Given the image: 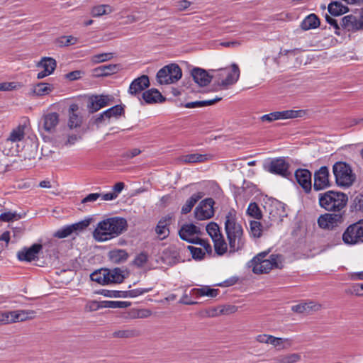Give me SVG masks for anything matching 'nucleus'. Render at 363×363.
Returning <instances> with one entry per match:
<instances>
[{
	"label": "nucleus",
	"instance_id": "obj_1",
	"mask_svg": "<svg viewBox=\"0 0 363 363\" xmlns=\"http://www.w3.org/2000/svg\"><path fill=\"white\" fill-rule=\"evenodd\" d=\"M127 221L119 217L104 219L97 224L93 232V238L96 241L105 242L121 235L127 229Z\"/></svg>",
	"mask_w": 363,
	"mask_h": 363
},
{
	"label": "nucleus",
	"instance_id": "obj_2",
	"mask_svg": "<svg viewBox=\"0 0 363 363\" xmlns=\"http://www.w3.org/2000/svg\"><path fill=\"white\" fill-rule=\"evenodd\" d=\"M225 231L228 241L230 253H233L242 250L245 245L243 229L237 221L236 212L230 211L225 216Z\"/></svg>",
	"mask_w": 363,
	"mask_h": 363
},
{
	"label": "nucleus",
	"instance_id": "obj_3",
	"mask_svg": "<svg viewBox=\"0 0 363 363\" xmlns=\"http://www.w3.org/2000/svg\"><path fill=\"white\" fill-rule=\"evenodd\" d=\"M269 252L264 251L256 255L250 262L252 272L259 274L268 273L274 268L281 269V256L279 255H271L269 259H266Z\"/></svg>",
	"mask_w": 363,
	"mask_h": 363
},
{
	"label": "nucleus",
	"instance_id": "obj_4",
	"mask_svg": "<svg viewBox=\"0 0 363 363\" xmlns=\"http://www.w3.org/2000/svg\"><path fill=\"white\" fill-rule=\"evenodd\" d=\"M320 206L328 211H340L347 204V195L339 191H328L318 195Z\"/></svg>",
	"mask_w": 363,
	"mask_h": 363
},
{
	"label": "nucleus",
	"instance_id": "obj_5",
	"mask_svg": "<svg viewBox=\"0 0 363 363\" xmlns=\"http://www.w3.org/2000/svg\"><path fill=\"white\" fill-rule=\"evenodd\" d=\"M240 77V69L238 66L233 63L230 68H220L216 71L214 74L215 83L216 86L215 90L226 89L230 86L235 84Z\"/></svg>",
	"mask_w": 363,
	"mask_h": 363
},
{
	"label": "nucleus",
	"instance_id": "obj_6",
	"mask_svg": "<svg viewBox=\"0 0 363 363\" xmlns=\"http://www.w3.org/2000/svg\"><path fill=\"white\" fill-rule=\"evenodd\" d=\"M124 271L121 268L116 267L113 269H100L91 274V281L101 285L109 284H121L125 279Z\"/></svg>",
	"mask_w": 363,
	"mask_h": 363
},
{
	"label": "nucleus",
	"instance_id": "obj_7",
	"mask_svg": "<svg viewBox=\"0 0 363 363\" xmlns=\"http://www.w3.org/2000/svg\"><path fill=\"white\" fill-rule=\"evenodd\" d=\"M333 172L339 186L349 187L355 180V174L352 173L350 166L346 162H335L333 167Z\"/></svg>",
	"mask_w": 363,
	"mask_h": 363
},
{
	"label": "nucleus",
	"instance_id": "obj_8",
	"mask_svg": "<svg viewBox=\"0 0 363 363\" xmlns=\"http://www.w3.org/2000/svg\"><path fill=\"white\" fill-rule=\"evenodd\" d=\"M182 76L179 66L175 63L169 64L160 69L156 75L160 84H170L177 82Z\"/></svg>",
	"mask_w": 363,
	"mask_h": 363
},
{
	"label": "nucleus",
	"instance_id": "obj_9",
	"mask_svg": "<svg viewBox=\"0 0 363 363\" xmlns=\"http://www.w3.org/2000/svg\"><path fill=\"white\" fill-rule=\"evenodd\" d=\"M342 240L348 245L363 242V221L349 225L342 234Z\"/></svg>",
	"mask_w": 363,
	"mask_h": 363
},
{
	"label": "nucleus",
	"instance_id": "obj_10",
	"mask_svg": "<svg viewBox=\"0 0 363 363\" xmlns=\"http://www.w3.org/2000/svg\"><path fill=\"white\" fill-rule=\"evenodd\" d=\"M214 203L215 202L211 198H208L203 200L195 208V218L200 220L212 218L214 216Z\"/></svg>",
	"mask_w": 363,
	"mask_h": 363
},
{
	"label": "nucleus",
	"instance_id": "obj_11",
	"mask_svg": "<svg viewBox=\"0 0 363 363\" xmlns=\"http://www.w3.org/2000/svg\"><path fill=\"white\" fill-rule=\"evenodd\" d=\"M343 222L341 213H325L318 219V224L320 228L332 230Z\"/></svg>",
	"mask_w": 363,
	"mask_h": 363
},
{
	"label": "nucleus",
	"instance_id": "obj_12",
	"mask_svg": "<svg viewBox=\"0 0 363 363\" xmlns=\"http://www.w3.org/2000/svg\"><path fill=\"white\" fill-rule=\"evenodd\" d=\"M329 170L327 167H321L314 174L313 189L320 191L330 186Z\"/></svg>",
	"mask_w": 363,
	"mask_h": 363
},
{
	"label": "nucleus",
	"instance_id": "obj_13",
	"mask_svg": "<svg viewBox=\"0 0 363 363\" xmlns=\"http://www.w3.org/2000/svg\"><path fill=\"white\" fill-rule=\"evenodd\" d=\"M289 167L285 160L281 157L274 159L268 164L264 165L265 169L270 173L284 177L287 176Z\"/></svg>",
	"mask_w": 363,
	"mask_h": 363
},
{
	"label": "nucleus",
	"instance_id": "obj_14",
	"mask_svg": "<svg viewBox=\"0 0 363 363\" xmlns=\"http://www.w3.org/2000/svg\"><path fill=\"white\" fill-rule=\"evenodd\" d=\"M43 249L41 244H33L30 247H24L17 253V257L21 261L31 262L38 258V255Z\"/></svg>",
	"mask_w": 363,
	"mask_h": 363
},
{
	"label": "nucleus",
	"instance_id": "obj_15",
	"mask_svg": "<svg viewBox=\"0 0 363 363\" xmlns=\"http://www.w3.org/2000/svg\"><path fill=\"white\" fill-rule=\"evenodd\" d=\"M56 66V61L53 58L49 57H43L40 61L37 63V67L43 69L41 72L38 73L37 79H41L50 75L55 71Z\"/></svg>",
	"mask_w": 363,
	"mask_h": 363
},
{
	"label": "nucleus",
	"instance_id": "obj_16",
	"mask_svg": "<svg viewBox=\"0 0 363 363\" xmlns=\"http://www.w3.org/2000/svg\"><path fill=\"white\" fill-rule=\"evenodd\" d=\"M201 233L200 228L196 225L190 224H184L179 230V235L181 239L186 240L188 242H196L194 240Z\"/></svg>",
	"mask_w": 363,
	"mask_h": 363
},
{
	"label": "nucleus",
	"instance_id": "obj_17",
	"mask_svg": "<svg viewBox=\"0 0 363 363\" xmlns=\"http://www.w3.org/2000/svg\"><path fill=\"white\" fill-rule=\"evenodd\" d=\"M60 122V116L57 113L52 112L44 114L41 118V124L44 130L49 133L55 131L57 125Z\"/></svg>",
	"mask_w": 363,
	"mask_h": 363
},
{
	"label": "nucleus",
	"instance_id": "obj_18",
	"mask_svg": "<svg viewBox=\"0 0 363 363\" xmlns=\"http://www.w3.org/2000/svg\"><path fill=\"white\" fill-rule=\"evenodd\" d=\"M191 74L194 81L200 86H207L214 78V74L210 75L207 71L199 67H194Z\"/></svg>",
	"mask_w": 363,
	"mask_h": 363
},
{
	"label": "nucleus",
	"instance_id": "obj_19",
	"mask_svg": "<svg viewBox=\"0 0 363 363\" xmlns=\"http://www.w3.org/2000/svg\"><path fill=\"white\" fill-rule=\"evenodd\" d=\"M295 178L298 184L308 193L311 190V173L306 169H298L295 172Z\"/></svg>",
	"mask_w": 363,
	"mask_h": 363
},
{
	"label": "nucleus",
	"instance_id": "obj_20",
	"mask_svg": "<svg viewBox=\"0 0 363 363\" xmlns=\"http://www.w3.org/2000/svg\"><path fill=\"white\" fill-rule=\"evenodd\" d=\"M149 86V77L147 75H142L131 82L129 86L128 92L131 95H136L137 94L147 88Z\"/></svg>",
	"mask_w": 363,
	"mask_h": 363
},
{
	"label": "nucleus",
	"instance_id": "obj_21",
	"mask_svg": "<svg viewBox=\"0 0 363 363\" xmlns=\"http://www.w3.org/2000/svg\"><path fill=\"white\" fill-rule=\"evenodd\" d=\"M172 219V216L170 215H167L163 218H162L156 228L155 233L157 235L160 240H164L167 238L169 235V226L171 224Z\"/></svg>",
	"mask_w": 363,
	"mask_h": 363
},
{
	"label": "nucleus",
	"instance_id": "obj_22",
	"mask_svg": "<svg viewBox=\"0 0 363 363\" xmlns=\"http://www.w3.org/2000/svg\"><path fill=\"white\" fill-rule=\"evenodd\" d=\"M10 323L22 322L35 317V312L32 310H17L9 312Z\"/></svg>",
	"mask_w": 363,
	"mask_h": 363
},
{
	"label": "nucleus",
	"instance_id": "obj_23",
	"mask_svg": "<svg viewBox=\"0 0 363 363\" xmlns=\"http://www.w3.org/2000/svg\"><path fill=\"white\" fill-rule=\"evenodd\" d=\"M54 89L53 84L38 82L32 85L29 94L33 96H43L50 94Z\"/></svg>",
	"mask_w": 363,
	"mask_h": 363
},
{
	"label": "nucleus",
	"instance_id": "obj_24",
	"mask_svg": "<svg viewBox=\"0 0 363 363\" xmlns=\"http://www.w3.org/2000/svg\"><path fill=\"white\" fill-rule=\"evenodd\" d=\"M269 218L272 221H276L283 217L285 213L284 204L277 200H274L268 207Z\"/></svg>",
	"mask_w": 363,
	"mask_h": 363
},
{
	"label": "nucleus",
	"instance_id": "obj_25",
	"mask_svg": "<svg viewBox=\"0 0 363 363\" xmlns=\"http://www.w3.org/2000/svg\"><path fill=\"white\" fill-rule=\"evenodd\" d=\"M213 155L194 153L181 156L179 160L184 163L203 162L212 160Z\"/></svg>",
	"mask_w": 363,
	"mask_h": 363
},
{
	"label": "nucleus",
	"instance_id": "obj_26",
	"mask_svg": "<svg viewBox=\"0 0 363 363\" xmlns=\"http://www.w3.org/2000/svg\"><path fill=\"white\" fill-rule=\"evenodd\" d=\"M143 99L147 104L162 103L165 98L156 89H150L143 94Z\"/></svg>",
	"mask_w": 363,
	"mask_h": 363
},
{
	"label": "nucleus",
	"instance_id": "obj_27",
	"mask_svg": "<svg viewBox=\"0 0 363 363\" xmlns=\"http://www.w3.org/2000/svg\"><path fill=\"white\" fill-rule=\"evenodd\" d=\"M111 99L108 96H96L91 98V105L89 106L91 113L96 112L100 108L109 104Z\"/></svg>",
	"mask_w": 363,
	"mask_h": 363
},
{
	"label": "nucleus",
	"instance_id": "obj_28",
	"mask_svg": "<svg viewBox=\"0 0 363 363\" xmlns=\"http://www.w3.org/2000/svg\"><path fill=\"white\" fill-rule=\"evenodd\" d=\"M278 117V120L279 119H292L296 118H303L304 117L307 111L306 110H286L281 111H276Z\"/></svg>",
	"mask_w": 363,
	"mask_h": 363
},
{
	"label": "nucleus",
	"instance_id": "obj_29",
	"mask_svg": "<svg viewBox=\"0 0 363 363\" xmlns=\"http://www.w3.org/2000/svg\"><path fill=\"white\" fill-rule=\"evenodd\" d=\"M109 260L114 264L125 262L128 258V253L125 250H113L108 252Z\"/></svg>",
	"mask_w": 363,
	"mask_h": 363
},
{
	"label": "nucleus",
	"instance_id": "obj_30",
	"mask_svg": "<svg viewBox=\"0 0 363 363\" xmlns=\"http://www.w3.org/2000/svg\"><path fill=\"white\" fill-rule=\"evenodd\" d=\"M79 107L77 104H73L69 108V118L68 122V125L69 128H77L81 125L82 119L76 113L78 111Z\"/></svg>",
	"mask_w": 363,
	"mask_h": 363
},
{
	"label": "nucleus",
	"instance_id": "obj_31",
	"mask_svg": "<svg viewBox=\"0 0 363 363\" xmlns=\"http://www.w3.org/2000/svg\"><path fill=\"white\" fill-rule=\"evenodd\" d=\"M342 21L345 26L349 27L352 26V28L357 30L363 29V8L362 9L360 18L358 21L352 16H347L342 18Z\"/></svg>",
	"mask_w": 363,
	"mask_h": 363
},
{
	"label": "nucleus",
	"instance_id": "obj_32",
	"mask_svg": "<svg viewBox=\"0 0 363 363\" xmlns=\"http://www.w3.org/2000/svg\"><path fill=\"white\" fill-rule=\"evenodd\" d=\"M117 70L118 68L116 65H101L94 69V74L97 77H104L116 73Z\"/></svg>",
	"mask_w": 363,
	"mask_h": 363
},
{
	"label": "nucleus",
	"instance_id": "obj_33",
	"mask_svg": "<svg viewBox=\"0 0 363 363\" xmlns=\"http://www.w3.org/2000/svg\"><path fill=\"white\" fill-rule=\"evenodd\" d=\"M204 194L203 192H197L194 194L185 203V204L182 208V213L186 214L189 213L194 205L197 203L199 200H200Z\"/></svg>",
	"mask_w": 363,
	"mask_h": 363
},
{
	"label": "nucleus",
	"instance_id": "obj_34",
	"mask_svg": "<svg viewBox=\"0 0 363 363\" xmlns=\"http://www.w3.org/2000/svg\"><path fill=\"white\" fill-rule=\"evenodd\" d=\"M213 242L214 250L218 255H223L228 251V244L222 235L212 240Z\"/></svg>",
	"mask_w": 363,
	"mask_h": 363
},
{
	"label": "nucleus",
	"instance_id": "obj_35",
	"mask_svg": "<svg viewBox=\"0 0 363 363\" xmlns=\"http://www.w3.org/2000/svg\"><path fill=\"white\" fill-rule=\"evenodd\" d=\"M25 125H19L16 128H13L7 138V140L11 143L21 141L25 136Z\"/></svg>",
	"mask_w": 363,
	"mask_h": 363
},
{
	"label": "nucleus",
	"instance_id": "obj_36",
	"mask_svg": "<svg viewBox=\"0 0 363 363\" xmlns=\"http://www.w3.org/2000/svg\"><path fill=\"white\" fill-rule=\"evenodd\" d=\"M320 25V21L315 14H310L304 18L301 24L303 30H307L316 28Z\"/></svg>",
	"mask_w": 363,
	"mask_h": 363
},
{
	"label": "nucleus",
	"instance_id": "obj_37",
	"mask_svg": "<svg viewBox=\"0 0 363 363\" xmlns=\"http://www.w3.org/2000/svg\"><path fill=\"white\" fill-rule=\"evenodd\" d=\"M113 9L108 4H100L94 6L91 9V15L94 18L100 17L112 13Z\"/></svg>",
	"mask_w": 363,
	"mask_h": 363
},
{
	"label": "nucleus",
	"instance_id": "obj_38",
	"mask_svg": "<svg viewBox=\"0 0 363 363\" xmlns=\"http://www.w3.org/2000/svg\"><path fill=\"white\" fill-rule=\"evenodd\" d=\"M140 335V331L135 328L117 330L113 333V337L116 338H131Z\"/></svg>",
	"mask_w": 363,
	"mask_h": 363
},
{
	"label": "nucleus",
	"instance_id": "obj_39",
	"mask_svg": "<svg viewBox=\"0 0 363 363\" xmlns=\"http://www.w3.org/2000/svg\"><path fill=\"white\" fill-rule=\"evenodd\" d=\"M347 7L338 1L332 2L328 6V11L333 16H340L347 13Z\"/></svg>",
	"mask_w": 363,
	"mask_h": 363
},
{
	"label": "nucleus",
	"instance_id": "obj_40",
	"mask_svg": "<svg viewBox=\"0 0 363 363\" xmlns=\"http://www.w3.org/2000/svg\"><path fill=\"white\" fill-rule=\"evenodd\" d=\"M301 360V355L298 353L281 355L274 358L275 363H296Z\"/></svg>",
	"mask_w": 363,
	"mask_h": 363
},
{
	"label": "nucleus",
	"instance_id": "obj_41",
	"mask_svg": "<svg viewBox=\"0 0 363 363\" xmlns=\"http://www.w3.org/2000/svg\"><path fill=\"white\" fill-rule=\"evenodd\" d=\"M269 344L273 345L277 350H283L286 347V345L288 347L291 345V340L288 338L277 337L272 335Z\"/></svg>",
	"mask_w": 363,
	"mask_h": 363
},
{
	"label": "nucleus",
	"instance_id": "obj_42",
	"mask_svg": "<svg viewBox=\"0 0 363 363\" xmlns=\"http://www.w3.org/2000/svg\"><path fill=\"white\" fill-rule=\"evenodd\" d=\"M194 294L199 296H209V297H216L218 294V289H211L208 286H204L199 289H194L192 290Z\"/></svg>",
	"mask_w": 363,
	"mask_h": 363
},
{
	"label": "nucleus",
	"instance_id": "obj_43",
	"mask_svg": "<svg viewBox=\"0 0 363 363\" xmlns=\"http://www.w3.org/2000/svg\"><path fill=\"white\" fill-rule=\"evenodd\" d=\"M247 214L257 220H259L262 218V211L255 202H252L249 204L247 209Z\"/></svg>",
	"mask_w": 363,
	"mask_h": 363
},
{
	"label": "nucleus",
	"instance_id": "obj_44",
	"mask_svg": "<svg viewBox=\"0 0 363 363\" xmlns=\"http://www.w3.org/2000/svg\"><path fill=\"white\" fill-rule=\"evenodd\" d=\"M250 230L251 235L254 238H259L262 235V225L259 221H250Z\"/></svg>",
	"mask_w": 363,
	"mask_h": 363
},
{
	"label": "nucleus",
	"instance_id": "obj_45",
	"mask_svg": "<svg viewBox=\"0 0 363 363\" xmlns=\"http://www.w3.org/2000/svg\"><path fill=\"white\" fill-rule=\"evenodd\" d=\"M80 43L81 42L77 38L72 35L61 36L58 38L55 41V43L59 45H72Z\"/></svg>",
	"mask_w": 363,
	"mask_h": 363
},
{
	"label": "nucleus",
	"instance_id": "obj_46",
	"mask_svg": "<svg viewBox=\"0 0 363 363\" xmlns=\"http://www.w3.org/2000/svg\"><path fill=\"white\" fill-rule=\"evenodd\" d=\"M206 230L212 240L222 235L219 225L215 222L209 223L206 225Z\"/></svg>",
	"mask_w": 363,
	"mask_h": 363
},
{
	"label": "nucleus",
	"instance_id": "obj_47",
	"mask_svg": "<svg viewBox=\"0 0 363 363\" xmlns=\"http://www.w3.org/2000/svg\"><path fill=\"white\" fill-rule=\"evenodd\" d=\"M124 113L123 107L121 105H116L111 108L104 111V115H106V118L111 117H118Z\"/></svg>",
	"mask_w": 363,
	"mask_h": 363
},
{
	"label": "nucleus",
	"instance_id": "obj_48",
	"mask_svg": "<svg viewBox=\"0 0 363 363\" xmlns=\"http://www.w3.org/2000/svg\"><path fill=\"white\" fill-rule=\"evenodd\" d=\"M92 218H86L78 223L69 225L72 233H78L86 229L91 223Z\"/></svg>",
	"mask_w": 363,
	"mask_h": 363
},
{
	"label": "nucleus",
	"instance_id": "obj_49",
	"mask_svg": "<svg viewBox=\"0 0 363 363\" xmlns=\"http://www.w3.org/2000/svg\"><path fill=\"white\" fill-rule=\"evenodd\" d=\"M130 304L131 303L128 301H104V305L102 306H104V308H123L130 306Z\"/></svg>",
	"mask_w": 363,
	"mask_h": 363
},
{
	"label": "nucleus",
	"instance_id": "obj_50",
	"mask_svg": "<svg viewBox=\"0 0 363 363\" xmlns=\"http://www.w3.org/2000/svg\"><path fill=\"white\" fill-rule=\"evenodd\" d=\"M152 290V288H147V289H135L133 290L129 291H125V294H123V298L126 297H136L140 295H142L145 293L149 292Z\"/></svg>",
	"mask_w": 363,
	"mask_h": 363
},
{
	"label": "nucleus",
	"instance_id": "obj_51",
	"mask_svg": "<svg viewBox=\"0 0 363 363\" xmlns=\"http://www.w3.org/2000/svg\"><path fill=\"white\" fill-rule=\"evenodd\" d=\"M147 254L146 252H141L135 257L132 263L137 267L141 268L147 263Z\"/></svg>",
	"mask_w": 363,
	"mask_h": 363
},
{
	"label": "nucleus",
	"instance_id": "obj_52",
	"mask_svg": "<svg viewBox=\"0 0 363 363\" xmlns=\"http://www.w3.org/2000/svg\"><path fill=\"white\" fill-rule=\"evenodd\" d=\"M187 248L190 251V252L192 255V257L194 259L201 260V259H203L204 255H205V252L201 248L191 246V245L188 246Z\"/></svg>",
	"mask_w": 363,
	"mask_h": 363
},
{
	"label": "nucleus",
	"instance_id": "obj_53",
	"mask_svg": "<svg viewBox=\"0 0 363 363\" xmlns=\"http://www.w3.org/2000/svg\"><path fill=\"white\" fill-rule=\"evenodd\" d=\"M72 233H72V229H71V228H70V226L69 225H66V226L63 227L62 228L59 229L58 230H57L53 234V236L55 238H57L62 239V238H65L68 237Z\"/></svg>",
	"mask_w": 363,
	"mask_h": 363
},
{
	"label": "nucleus",
	"instance_id": "obj_54",
	"mask_svg": "<svg viewBox=\"0 0 363 363\" xmlns=\"http://www.w3.org/2000/svg\"><path fill=\"white\" fill-rule=\"evenodd\" d=\"M113 57V52H104L99 55H94L92 57V61L96 63H99L102 62H105L106 60H109Z\"/></svg>",
	"mask_w": 363,
	"mask_h": 363
},
{
	"label": "nucleus",
	"instance_id": "obj_55",
	"mask_svg": "<svg viewBox=\"0 0 363 363\" xmlns=\"http://www.w3.org/2000/svg\"><path fill=\"white\" fill-rule=\"evenodd\" d=\"M352 207L356 211H363V195L358 194L353 199Z\"/></svg>",
	"mask_w": 363,
	"mask_h": 363
},
{
	"label": "nucleus",
	"instance_id": "obj_56",
	"mask_svg": "<svg viewBox=\"0 0 363 363\" xmlns=\"http://www.w3.org/2000/svg\"><path fill=\"white\" fill-rule=\"evenodd\" d=\"M22 84L19 82H3L1 83L2 91H11L22 87Z\"/></svg>",
	"mask_w": 363,
	"mask_h": 363
},
{
	"label": "nucleus",
	"instance_id": "obj_57",
	"mask_svg": "<svg viewBox=\"0 0 363 363\" xmlns=\"http://www.w3.org/2000/svg\"><path fill=\"white\" fill-rule=\"evenodd\" d=\"M306 313L309 314L312 312L318 311L321 309L322 306L320 303L315 301L306 302Z\"/></svg>",
	"mask_w": 363,
	"mask_h": 363
},
{
	"label": "nucleus",
	"instance_id": "obj_58",
	"mask_svg": "<svg viewBox=\"0 0 363 363\" xmlns=\"http://www.w3.org/2000/svg\"><path fill=\"white\" fill-rule=\"evenodd\" d=\"M238 308L235 306L227 305L220 306V313L221 315H229L234 313L237 311Z\"/></svg>",
	"mask_w": 363,
	"mask_h": 363
},
{
	"label": "nucleus",
	"instance_id": "obj_59",
	"mask_svg": "<svg viewBox=\"0 0 363 363\" xmlns=\"http://www.w3.org/2000/svg\"><path fill=\"white\" fill-rule=\"evenodd\" d=\"M194 241L196 242H193L194 244H198L204 248L205 253L206 252H207L208 254L211 253V252H212L211 246L207 241H206L205 240L201 239L199 238H196L194 240Z\"/></svg>",
	"mask_w": 363,
	"mask_h": 363
},
{
	"label": "nucleus",
	"instance_id": "obj_60",
	"mask_svg": "<svg viewBox=\"0 0 363 363\" xmlns=\"http://www.w3.org/2000/svg\"><path fill=\"white\" fill-rule=\"evenodd\" d=\"M123 318L125 319H136L138 318V308H133L125 312L123 315Z\"/></svg>",
	"mask_w": 363,
	"mask_h": 363
},
{
	"label": "nucleus",
	"instance_id": "obj_61",
	"mask_svg": "<svg viewBox=\"0 0 363 363\" xmlns=\"http://www.w3.org/2000/svg\"><path fill=\"white\" fill-rule=\"evenodd\" d=\"M103 305H104V301H94L89 303L86 305V308H88L89 310L91 311H96L101 308H104V306H102Z\"/></svg>",
	"mask_w": 363,
	"mask_h": 363
},
{
	"label": "nucleus",
	"instance_id": "obj_62",
	"mask_svg": "<svg viewBox=\"0 0 363 363\" xmlns=\"http://www.w3.org/2000/svg\"><path fill=\"white\" fill-rule=\"evenodd\" d=\"M260 120L262 122H266V121L267 122H272L274 121L278 120L277 112L274 111V112H272V113H270L269 114L263 115L260 118Z\"/></svg>",
	"mask_w": 363,
	"mask_h": 363
},
{
	"label": "nucleus",
	"instance_id": "obj_63",
	"mask_svg": "<svg viewBox=\"0 0 363 363\" xmlns=\"http://www.w3.org/2000/svg\"><path fill=\"white\" fill-rule=\"evenodd\" d=\"M82 72L80 70H75L67 73L65 77L70 81L77 80L82 77Z\"/></svg>",
	"mask_w": 363,
	"mask_h": 363
},
{
	"label": "nucleus",
	"instance_id": "obj_64",
	"mask_svg": "<svg viewBox=\"0 0 363 363\" xmlns=\"http://www.w3.org/2000/svg\"><path fill=\"white\" fill-rule=\"evenodd\" d=\"M292 311L297 313H306V302L301 303L299 304L293 306L291 307Z\"/></svg>",
	"mask_w": 363,
	"mask_h": 363
}]
</instances>
